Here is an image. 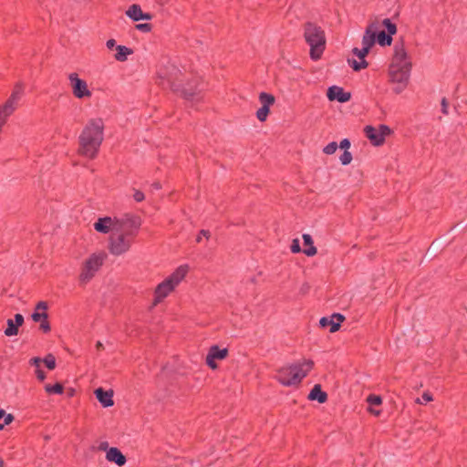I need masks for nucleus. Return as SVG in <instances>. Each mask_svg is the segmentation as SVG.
Wrapping results in <instances>:
<instances>
[{
    "mask_svg": "<svg viewBox=\"0 0 467 467\" xmlns=\"http://www.w3.org/2000/svg\"><path fill=\"white\" fill-rule=\"evenodd\" d=\"M104 123L102 119H92L83 129L78 138V154L94 159L103 141Z\"/></svg>",
    "mask_w": 467,
    "mask_h": 467,
    "instance_id": "nucleus-1",
    "label": "nucleus"
},
{
    "mask_svg": "<svg viewBox=\"0 0 467 467\" xmlns=\"http://www.w3.org/2000/svg\"><path fill=\"white\" fill-rule=\"evenodd\" d=\"M171 71L169 74L161 76L163 80H166L168 87L176 94H179L186 100L193 101L198 100L201 92L202 91V82L198 77L192 78L186 84L179 77L182 76L181 70L174 66H171Z\"/></svg>",
    "mask_w": 467,
    "mask_h": 467,
    "instance_id": "nucleus-2",
    "label": "nucleus"
},
{
    "mask_svg": "<svg viewBox=\"0 0 467 467\" xmlns=\"http://www.w3.org/2000/svg\"><path fill=\"white\" fill-rule=\"evenodd\" d=\"M312 359H303L276 370L275 379L283 386H298L314 368Z\"/></svg>",
    "mask_w": 467,
    "mask_h": 467,
    "instance_id": "nucleus-3",
    "label": "nucleus"
},
{
    "mask_svg": "<svg viewBox=\"0 0 467 467\" xmlns=\"http://www.w3.org/2000/svg\"><path fill=\"white\" fill-rule=\"evenodd\" d=\"M302 27L304 39L310 47V58L317 61L321 58L326 49V33L320 26L311 21L305 22Z\"/></svg>",
    "mask_w": 467,
    "mask_h": 467,
    "instance_id": "nucleus-4",
    "label": "nucleus"
},
{
    "mask_svg": "<svg viewBox=\"0 0 467 467\" xmlns=\"http://www.w3.org/2000/svg\"><path fill=\"white\" fill-rule=\"evenodd\" d=\"M188 270L187 265H180L171 275L156 286L151 307L156 306L174 290L175 286L185 277Z\"/></svg>",
    "mask_w": 467,
    "mask_h": 467,
    "instance_id": "nucleus-5",
    "label": "nucleus"
},
{
    "mask_svg": "<svg viewBox=\"0 0 467 467\" xmlns=\"http://www.w3.org/2000/svg\"><path fill=\"white\" fill-rule=\"evenodd\" d=\"M136 233L130 230H125L124 233H112L109 238L108 249L113 255H121L128 252L131 246L132 240Z\"/></svg>",
    "mask_w": 467,
    "mask_h": 467,
    "instance_id": "nucleus-6",
    "label": "nucleus"
},
{
    "mask_svg": "<svg viewBox=\"0 0 467 467\" xmlns=\"http://www.w3.org/2000/svg\"><path fill=\"white\" fill-rule=\"evenodd\" d=\"M411 67V62H405L403 66L389 65V75L390 81L397 84L393 88L394 93L400 94L407 87Z\"/></svg>",
    "mask_w": 467,
    "mask_h": 467,
    "instance_id": "nucleus-7",
    "label": "nucleus"
},
{
    "mask_svg": "<svg viewBox=\"0 0 467 467\" xmlns=\"http://www.w3.org/2000/svg\"><path fill=\"white\" fill-rule=\"evenodd\" d=\"M107 254L102 252L99 254H92L82 265L81 273L79 275L80 284L88 283L95 275V274L103 265Z\"/></svg>",
    "mask_w": 467,
    "mask_h": 467,
    "instance_id": "nucleus-8",
    "label": "nucleus"
},
{
    "mask_svg": "<svg viewBox=\"0 0 467 467\" xmlns=\"http://www.w3.org/2000/svg\"><path fill=\"white\" fill-rule=\"evenodd\" d=\"M392 132V130L386 124H379L378 129L371 125H367L364 128L365 136L375 147L383 145L386 136L390 135Z\"/></svg>",
    "mask_w": 467,
    "mask_h": 467,
    "instance_id": "nucleus-9",
    "label": "nucleus"
},
{
    "mask_svg": "<svg viewBox=\"0 0 467 467\" xmlns=\"http://www.w3.org/2000/svg\"><path fill=\"white\" fill-rule=\"evenodd\" d=\"M382 26L386 30L379 31L376 23L373 26L375 37L377 38L376 42L381 47L390 46L393 40L392 36L397 33V26L389 18L383 19Z\"/></svg>",
    "mask_w": 467,
    "mask_h": 467,
    "instance_id": "nucleus-10",
    "label": "nucleus"
},
{
    "mask_svg": "<svg viewBox=\"0 0 467 467\" xmlns=\"http://www.w3.org/2000/svg\"><path fill=\"white\" fill-rule=\"evenodd\" d=\"M48 305L46 301H39L36 303L31 318L36 323H40L39 329L47 334L51 331V326L48 321V314L47 312Z\"/></svg>",
    "mask_w": 467,
    "mask_h": 467,
    "instance_id": "nucleus-11",
    "label": "nucleus"
},
{
    "mask_svg": "<svg viewBox=\"0 0 467 467\" xmlns=\"http://www.w3.org/2000/svg\"><path fill=\"white\" fill-rule=\"evenodd\" d=\"M72 93L77 99L90 98L92 93L88 88L86 80L78 78V73L73 72L68 75Z\"/></svg>",
    "mask_w": 467,
    "mask_h": 467,
    "instance_id": "nucleus-12",
    "label": "nucleus"
},
{
    "mask_svg": "<svg viewBox=\"0 0 467 467\" xmlns=\"http://www.w3.org/2000/svg\"><path fill=\"white\" fill-rule=\"evenodd\" d=\"M229 355V350L227 348H221L218 345H213L210 347L208 354L206 356V365L211 369H216L218 368V364L216 360H223Z\"/></svg>",
    "mask_w": 467,
    "mask_h": 467,
    "instance_id": "nucleus-13",
    "label": "nucleus"
},
{
    "mask_svg": "<svg viewBox=\"0 0 467 467\" xmlns=\"http://www.w3.org/2000/svg\"><path fill=\"white\" fill-rule=\"evenodd\" d=\"M352 53L359 58V61H357L355 58H348V63L354 71L358 72L368 67L366 57L368 55L369 51L367 47H362L361 49L354 47Z\"/></svg>",
    "mask_w": 467,
    "mask_h": 467,
    "instance_id": "nucleus-14",
    "label": "nucleus"
},
{
    "mask_svg": "<svg viewBox=\"0 0 467 467\" xmlns=\"http://www.w3.org/2000/svg\"><path fill=\"white\" fill-rule=\"evenodd\" d=\"M346 317L340 313H334L329 317H323L319 319V326L321 328L329 327V332L335 333L339 330L341 324L345 321Z\"/></svg>",
    "mask_w": 467,
    "mask_h": 467,
    "instance_id": "nucleus-15",
    "label": "nucleus"
},
{
    "mask_svg": "<svg viewBox=\"0 0 467 467\" xmlns=\"http://www.w3.org/2000/svg\"><path fill=\"white\" fill-rule=\"evenodd\" d=\"M447 239V235H442L435 238L428 247L425 254V257L427 259H431L437 256L438 254L442 252L447 247V245H449L453 241V239H451L446 243Z\"/></svg>",
    "mask_w": 467,
    "mask_h": 467,
    "instance_id": "nucleus-16",
    "label": "nucleus"
},
{
    "mask_svg": "<svg viewBox=\"0 0 467 467\" xmlns=\"http://www.w3.org/2000/svg\"><path fill=\"white\" fill-rule=\"evenodd\" d=\"M327 97L329 101L346 103L351 99L352 95L350 92L345 91L341 87L331 86L327 90Z\"/></svg>",
    "mask_w": 467,
    "mask_h": 467,
    "instance_id": "nucleus-17",
    "label": "nucleus"
},
{
    "mask_svg": "<svg viewBox=\"0 0 467 467\" xmlns=\"http://www.w3.org/2000/svg\"><path fill=\"white\" fill-rule=\"evenodd\" d=\"M115 224H118L117 232L125 230L127 227L138 230L141 225V220L139 216L126 214L125 218H115Z\"/></svg>",
    "mask_w": 467,
    "mask_h": 467,
    "instance_id": "nucleus-18",
    "label": "nucleus"
},
{
    "mask_svg": "<svg viewBox=\"0 0 467 467\" xmlns=\"http://www.w3.org/2000/svg\"><path fill=\"white\" fill-rule=\"evenodd\" d=\"M407 58L408 53L404 47V40L402 37H400V39L397 41L394 46V54L390 65L403 66V64L407 62Z\"/></svg>",
    "mask_w": 467,
    "mask_h": 467,
    "instance_id": "nucleus-19",
    "label": "nucleus"
},
{
    "mask_svg": "<svg viewBox=\"0 0 467 467\" xmlns=\"http://www.w3.org/2000/svg\"><path fill=\"white\" fill-rule=\"evenodd\" d=\"M117 228L118 224H115V219L109 216L100 217L94 223V229L101 234H108L109 231L117 232Z\"/></svg>",
    "mask_w": 467,
    "mask_h": 467,
    "instance_id": "nucleus-20",
    "label": "nucleus"
},
{
    "mask_svg": "<svg viewBox=\"0 0 467 467\" xmlns=\"http://www.w3.org/2000/svg\"><path fill=\"white\" fill-rule=\"evenodd\" d=\"M25 319L22 314L16 313L14 319L8 318L6 321V328L4 333L7 337L16 336L19 332V327L24 324Z\"/></svg>",
    "mask_w": 467,
    "mask_h": 467,
    "instance_id": "nucleus-21",
    "label": "nucleus"
},
{
    "mask_svg": "<svg viewBox=\"0 0 467 467\" xmlns=\"http://www.w3.org/2000/svg\"><path fill=\"white\" fill-rule=\"evenodd\" d=\"M94 394L103 408H109L114 405V392L112 389L106 390L99 387L94 390Z\"/></svg>",
    "mask_w": 467,
    "mask_h": 467,
    "instance_id": "nucleus-22",
    "label": "nucleus"
},
{
    "mask_svg": "<svg viewBox=\"0 0 467 467\" xmlns=\"http://www.w3.org/2000/svg\"><path fill=\"white\" fill-rule=\"evenodd\" d=\"M106 459L110 462L116 463L119 467L123 466L127 461L126 456L117 447H110L108 450Z\"/></svg>",
    "mask_w": 467,
    "mask_h": 467,
    "instance_id": "nucleus-23",
    "label": "nucleus"
},
{
    "mask_svg": "<svg viewBox=\"0 0 467 467\" xmlns=\"http://www.w3.org/2000/svg\"><path fill=\"white\" fill-rule=\"evenodd\" d=\"M307 399L311 401L317 400L318 403L323 404L327 401L328 396L327 393L322 389L320 384H316L308 393Z\"/></svg>",
    "mask_w": 467,
    "mask_h": 467,
    "instance_id": "nucleus-24",
    "label": "nucleus"
},
{
    "mask_svg": "<svg viewBox=\"0 0 467 467\" xmlns=\"http://www.w3.org/2000/svg\"><path fill=\"white\" fill-rule=\"evenodd\" d=\"M375 26V23H371L368 26V27L365 30V34L362 38V44L363 47H367L368 51L374 47V45L377 43V38L375 37L373 26Z\"/></svg>",
    "mask_w": 467,
    "mask_h": 467,
    "instance_id": "nucleus-25",
    "label": "nucleus"
},
{
    "mask_svg": "<svg viewBox=\"0 0 467 467\" xmlns=\"http://www.w3.org/2000/svg\"><path fill=\"white\" fill-rule=\"evenodd\" d=\"M302 238L305 246V248L303 249V254L309 257L316 255L317 254V249L314 245V240L312 236L308 234H304L302 235Z\"/></svg>",
    "mask_w": 467,
    "mask_h": 467,
    "instance_id": "nucleus-26",
    "label": "nucleus"
},
{
    "mask_svg": "<svg viewBox=\"0 0 467 467\" xmlns=\"http://www.w3.org/2000/svg\"><path fill=\"white\" fill-rule=\"evenodd\" d=\"M116 54L114 57L117 61L124 62L128 59V56L134 53L133 49L126 46L119 45L116 47Z\"/></svg>",
    "mask_w": 467,
    "mask_h": 467,
    "instance_id": "nucleus-27",
    "label": "nucleus"
},
{
    "mask_svg": "<svg viewBox=\"0 0 467 467\" xmlns=\"http://www.w3.org/2000/svg\"><path fill=\"white\" fill-rule=\"evenodd\" d=\"M142 10L140 5L133 4L126 11V16L131 20L137 22L140 20Z\"/></svg>",
    "mask_w": 467,
    "mask_h": 467,
    "instance_id": "nucleus-28",
    "label": "nucleus"
},
{
    "mask_svg": "<svg viewBox=\"0 0 467 467\" xmlns=\"http://www.w3.org/2000/svg\"><path fill=\"white\" fill-rule=\"evenodd\" d=\"M259 101L261 102L263 107L267 106L268 109L271 108L275 102V98L273 94L267 92H261L259 94Z\"/></svg>",
    "mask_w": 467,
    "mask_h": 467,
    "instance_id": "nucleus-29",
    "label": "nucleus"
},
{
    "mask_svg": "<svg viewBox=\"0 0 467 467\" xmlns=\"http://www.w3.org/2000/svg\"><path fill=\"white\" fill-rule=\"evenodd\" d=\"M65 388L62 383L56 382L55 384H47L45 386V391L47 394H58L61 395L64 393Z\"/></svg>",
    "mask_w": 467,
    "mask_h": 467,
    "instance_id": "nucleus-30",
    "label": "nucleus"
},
{
    "mask_svg": "<svg viewBox=\"0 0 467 467\" xmlns=\"http://www.w3.org/2000/svg\"><path fill=\"white\" fill-rule=\"evenodd\" d=\"M42 360L47 369L53 370L56 368V358L53 354L49 353L46 355V357Z\"/></svg>",
    "mask_w": 467,
    "mask_h": 467,
    "instance_id": "nucleus-31",
    "label": "nucleus"
},
{
    "mask_svg": "<svg viewBox=\"0 0 467 467\" xmlns=\"http://www.w3.org/2000/svg\"><path fill=\"white\" fill-rule=\"evenodd\" d=\"M270 109H268L267 106H262L256 111V118L258 119L259 121L264 122L267 119V117L270 114Z\"/></svg>",
    "mask_w": 467,
    "mask_h": 467,
    "instance_id": "nucleus-32",
    "label": "nucleus"
},
{
    "mask_svg": "<svg viewBox=\"0 0 467 467\" xmlns=\"http://www.w3.org/2000/svg\"><path fill=\"white\" fill-rule=\"evenodd\" d=\"M367 402L371 408L372 406H379L382 404V398L379 395L369 394L367 398Z\"/></svg>",
    "mask_w": 467,
    "mask_h": 467,
    "instance_id": "nucleus-33",
    "label": "nucleus"
},
{
    "mask_svg": "<svg viewBox=\"0 0 467 467\" xmlns=\"http://www.w3.org/2000/svg\"><path fill=\"white\" fill-rule=\"evenodd\" d=\"M352 159V154L348 150L343 151V153L339 157L342 165H348L351 162Z\"/></svg>",
    "mask_w": 467,
    "mask_h": 467,
    "instance_id": "nucleus-34",
    "label": "nucleus"
},
{
    "mask_svg": "<svg viewBox=\"0 0 467 467\" xmlns=\"http://www.w3.org/2000/svg\"><path fill=\"white\" fill-rule=\"evenodd\" d=\"M337 148H338L337 143L336 141H332V142L328 143L323 149V152L327 154V155H331V154L335 153V151L337 150Z\"/></svg>",
    "mask_w": 467,
    "mask_h": 467,
    "instance_id": "nucleus-35",
    "label": "nucleus"
},
{
    "mask_svg": "<svg viewBox=\"0 0 467 467\" xmlns=\"http://www.w3.org/2000/svg\"><path fill=\"white\" fill-rule=\"evenodd\" d=\"M290 250L293 254L303 253V249L301 248L299 240L297 238L292 240Z\"/></svg>",
    "mask_w": 467,
    "mask_h": 467,
    "instance_id": "nucleus-36",
    "label": "nucleus"
},
{
    "mask_svg": "<svg viewBox=\"0 0 467 467\" xmlns=\"http://www.w3.org/2000/svg\"><path fill=\"white\" fill-rule=\"evenodd\" d=\"M135 28L141 32H150L152 29V25L150 23H142V24H137L135 25Z\"/></svg>",
    "mask_w": 467,
    "mask_h": 467,
    "instance_id": "nucleus-37",
    "label": "nucleus"
},
{
    "mask_svg": "<svg viewBox=\"0 0 467 467\" xmlns=\"http://www.w3.org/2000/svg\"><path fill=\"white\" fill-rule=\"evenodd\" d=\"M465 227H466V223L463 221H460V222L454 223L453 225H451L449 232L454 233V232L460 231L461 229H463Z\"/></svg>",
    "mask_w": 467,
    "mask_h": 467,
    "instance_id": "nucleus-38",
    "label": "nucleus"
},
{
    "mask_svg": "<svg viewBox=\"0 0 467 467\" xmlns=\"http://www.w3.org/2000/svg\"><path fill=\"white\" fill-rule=\"evenodd\" d=\"M42 362H43V360L39 357H34V358H30V360H29L30 366H33L36 368H39Z\"/></svg>",
    "mask_w": 467,
    "mask_h": 467,
    "instance_id": "nucleus-39",
    "label": "nucleus"
},
{
    "mask_svg": "<svg viewBox=\"0 0 467 467\" xmlns=\"http://www.w3.org/2000/svg\"><path fill=\"white\" fill-rule=\"evenodd\" d=\"M210 236H211L210 231L202 229L200 231L199 234L197 235L196 242L200 243L202 240V237H206L207 239H209Z\"/></svg>",
    "mask_w": 467,
    "mask_h": 467,
    "instance_id": "nucleus-40",
    "label": "nucleus"
},
{
    "mask_svg": "<svg viewBox=\"0 0 467 467\" xmlns=\"http://www.w3.org/2000/svg\"><path fill=\"white\" fill-rule=\"evenodd\" d=\"M338 147L342 150H348V149L350 148L351 146V142L348 139H343L339 144H337Z\"/></svg>",
    "mask_w": 467,
    "mask_h": 467,
    "instance_id": "nucleus-41",
    "label": "nucleus"
},
{
    "mask_svg": "<svg viewBox=\"0 0 467 467\" xmlns=\"http://www.w3.org/2000/svg\"><path fill=\"white\" fill-rule=\"evenodd\" d=\"M133 198L136 202H140L145 199V195L141 191L137 190V191H135V192L133 194Z\"/></svg>",
    "mask_w": 467,
    "mask_h": 467,
    "instance_id": "nucleus-42",
    "label": "nucleus"
},
{
    "mask_svg": "<svg viewBox=\"0 0 467 467\" xmlns=\"http://www.w3.org/2000/svg\"><path fill=\"white\" fill-rule=\"evenodd\" d=\"M36 379L40 381H44L47 378L46 372L43 369H41L40 368H36Z\"/></svg>",
    "mask_w": 467,
    "mask_h": 467,
    "instance_id": "nucleus-43",
    "label": "nucleus"
},
{
    "mask_svg": "<svg viewBox=\"0 0 467 467\" xmlns=\"http://www.w3.org/2000/svg\"><path fill=\"white\" fill-rule=\"evenodd\" d=\"M3 418H4V424L5 425L11 424L14 421V420H15V417H14L13 414L6 413L5 411V416Z\"/></svg>",
    "mask_w": 467,
    "mask_h": 467,
    "instance_id": "nucleus-44",
    "label": "nucleus"
},
{
    "mask_svg": "<svg viewBox=\"0 0 467 467\" xmlns=\"http://www.w3.org/2000/svg\"><path fill=\"white\" fill-rule=\"evenodd\" d=\"M441 112L445 115L448 114L449 102L446 98H442L441 101Z\"/></svg>",
    "mask_w": 467,
    "mask_h": 467,
    "instance_id": "nucleus-45",
    "label": "nucleus"
},
{
    "mask_svg": "<svg viewBox=\"0 0 467 467\" xmlns=\"http://www.w3.org/2000/svg\"><path fill=\"white\" fill-rule=\"evenodd\" d=\"M310 288L311 286L308 283H304L301 285L299 292L301 295H306L309 292Z\"/></svg>",
    "mask_w": 467,
    "mask_h": 467,
    "instance_id": "nucleus-46",
    "label": "nucleus"
},
{
    "mask_svg": "<svg viewBox=\"0 0 467 467\" xmlns=\"http://www.w3.org/2000/svg\"><path fill=\"white\" fill-rule=\"evenodd\" d=\"M421 399L424 402H429L433 400L431 393H430L429 391L424 392L421 396Z\"/></svg>",
    "mask_w": 467,
    "mask_h": 467,
    "instance_id": "nucleus-47",
    "label": "nucleus"
},
{
    "mask_svg": "<svg viewBox=\"0 0 467 467\" xmlns=\"http://www.w3.org/2000/svg\"><path fill=\"white\" fill-rule=\"evenodd\" d=\"M110 447H109V443L108 441H102L100 442V444L99 445V451H108V450L109 449Z\"/></svg>",
    "mask_w": 467,
    "mask_h": 467,
    "instance_id": "nucleus-48",
    "label": "nucleus"
},
{
    "mask_svg": "<svg viewBox=\"0 0 467 467\" xmlns=\"http://www.w3.org/2000/svg\"><path fill=\"white\" fill-rule=\"evenodd\" d=\"M106 46L109 49H112L113 47H116L117 45H116V40L111 38V39H109L107 42H106Z\"/></svg>",
    "mask_w": 467,
    "mask_h": 467,
    "instance_id": "nucleus-49",
    "label": "nucleus"
},
{
    "mask_svg": "<svg viewBox=\"0 0 467 467\" xmlns=\"http://www.w3.org/2000/svg\"><path fill=\"white\" fill-rule=\"evenodd\" d=\"M153 17L152 14L150 13H144L142 11V14L140 16V20H151Z\"/></svg>",
    "mask_w": 467,
    "mask_h": 467,
    "instance_id": "nucleus-50",
    "label": "nucleus"
},
{
    "mask_svg": "<svg viewBox=\"0 0 467 467\" xmlns=\"http://www.w3.org/2000/svg\"><path fill=\"white\" fill-rule=\"evenodd\" d=\"M368 410L371 414H373V415H375V416H379V415H380V413H381V410H375V409H373V408H371V407H368Z\"/></svg>",
    "mask_w": 467,
    "mask_h": 467,
    "instance_id": "nucleus-51",
    "label": "nucleus"
},
{
    "mask_svg": "<svg viewBox=\"0 0 467 467\" xmlns=\"http://www.w3.org/2000/svg\"><path fill=\"white\" fill-rule=\"evenodd\" d=\"M75 394H76V390H75V389H73V388H68V389H67V398H72V397H74V396H75Z\"/></svg>",
    "mask_w": 467,
    "mask_h": 467,
    "instance_id": "nucleus-52",
    "label": "nucleus"
},
{
    "mask_svg": "<svg viewBox=\"0 0 467 467\" xmlns=\"http://www.w3.org/2000/svg\"><path fill=\"white\" fill-rule=\"evenodd\" d=\"M151 187L154 189V190H160L161 189V184L160 182H154L152 184H151Z\"/></svg>",
    "mask_w": 467,
    "mask_h": 467,
    "instance_id": "nucleus-53",
    "label": "nucleus"
},
{
    "mask_svg": "<svg viewBox=\"0 0 467 467\" xmlns=\"http://www.w3.org/2000/svg\"><path fill=\"white\" fill-rule=\"evenodd\" d=\"M96 349H97L98 351H101V350H103V349H104V346H103V344H102L100 341H98V342L96 343Z\"/></svg>",
    "mask_w": 467,
    "mask_h": 467,
    "instance_id": "nucleus-54",
    "label": "nucleus"
},
{
    "mask_svg": "<svg viewBox=\"0 0 467 467\" xmlns=\"http://www.w3.org/2000/svg\"><path fill=\"white\" fill-rule=\"evenodd\" d=\"M5 416V410L0 409V419H2Z\"/></svg>",
    "mask_w": 467,
    "mask_h": 467,
    "instance_id": "nucleus-55",
    "label": "nucleus"
},
{
    "mask_svg": "<svg viewBox=\"0 0 467 467\" xmlns=\"http://www.w3.org/2000/svg\"><path fill=\"white\" fill-rule=\"evenodd\" d=\"M250 281H251V283H253V284H256V282H257L256 277H254H254H252Z\"/></svg>",
    "mask_w": 467,
    "mask_h": 467,
    "instance_id": "nucleus-56",
    "label": "nucleus"
},
{
    "mask_svg": "<svg viewBox=\"0 0 467 467\" xmlns=\"http://www.w3.org/2000/svg\"><path fill=\"white\" fill-rule=\"evenodd\" d=\"M0 467H4V461L1 457H0Z\"/></svg>",
    "mask_w": 467,
    "mask_h": 467,
    "instance_id": "nucleus-57",
    "label": "nucleus"
},
{
    "mask_svg": "<svg viewBox=\"0 0 467 467\" xmlns=\"http://www.w3.org/2000/svg\"><path fill=\"white\" fill-rule=\"evenodd\" d=\"M5 425L4 423H2V424L0 423V431H2V430L4 429V427H5Z\"/></svg>",
    "mask_w": 467,
    "mask_h": 467,
    "instance_id": "nucleus-58",
    "label": "nucleus"
},
{
    "mask_svg": "<svg viewBox=\"0 0 467 467\" xmlns=\"http://www.w3.org/2000/svg\"><path fill=\"white\" fill-rule=\"evenodd\" d=\"M417 402L422 403L420 399H417Z\"/></svg>",
    "mask_w": 467,
    "mask_h": 467,
    "instance_id": "nucleus-59",
    "label": "nucleus"
}]
</instances>
